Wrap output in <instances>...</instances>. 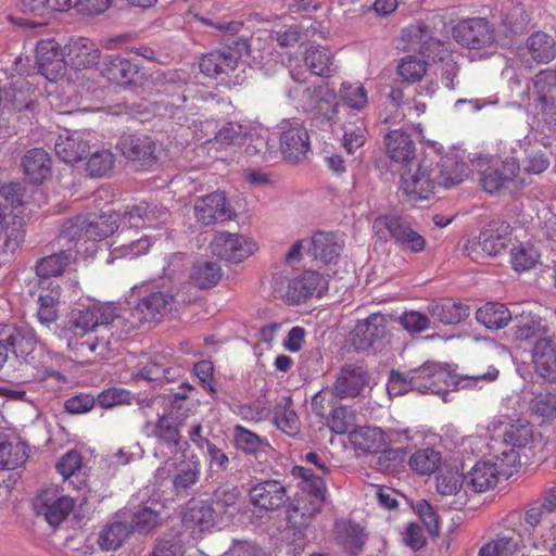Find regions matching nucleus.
I'll return each instance as SVG.
<instances>
[{
  "mask_svg": "<svg viewBox=\"0 0 556 556\" xmlns=\"http://www.w3.org/2000/svg\"><path fill=\"white\" fill-rule=\"evenodd\" d=\"M211 253L229 263H240L255 250V243L238 233H217L210 243Z\"/></svg>",
  "mask_w": 556,
  "mask_h": 556,
  "instance_id": "nucleus-15",
  "label": "nucleus"
},
{
  "mask_svg": "<svg viewBox=\"0 0 556 556\" xmlns=\"http://www.w3.org/2000/svg\"><path fill=\"white\" fill-rule=\"evenodd\" d=\"M116 147L127 160L138 166L150 167L156 163V142L147 135L124 134Z\"/></svg>",
  "mask_w": 556,
  "mask_h": 556,
  "instance_id": "nucleus-16",
  "label": "nucleus"
},
{
  "mask_svg": "<svg viewBox=\"0 0 556 556\" xmlns=\"http://www.w3.org/2000/svg\"><path fill=\"white\" fill-rule=\"evenodd\" d=\"M388 319L382 314H371L359 320L351 333V341L356 350H367L387 333Z\"/></svg>",
  "mask_w": 556,
  "mask_h": 556,
  "instance_id": "nucleus-20",
  "label": "nucleus"
},
{
  "mask_svg": "<svg viewBox=\"0 0 556 556\" xmlns=\"http://www.w3.org/2000/svg\"><path fill=\"white\" fill-rule=\"evenodd\" d=\"M113 166V153L110 150L103 149L91 154L87 162L86 170L91 177H103L112 170Z\"/></svg>",
  "mask_w": 556,
  "mask_h": 556,
  "instance_id": "nucleus-63",
  "label": "nucleus"
},
{
  "mask_svg": "<svg viewBox=\"0 0 556 556\" xmlns=\"http://www.w3.org/2000/svg\"><path fill=\"white\" fill-rule=\"evenodd\" d=\"M25 220L17 215H10L4 219L1 229V239L3 243L0 245L4 254H14L25 238Z\"/></svg>",
  "mask_w": 556,
  "mask_h": 556,
  "instance_id": "nucleus-45",
  "label": "nucleus"
},
{
  "mask_svg": "<svg viewBox=\"0 0 556 556\" xmlns=\"http://www.w3.org/2000/svg\"><path fill=\"white\" fill-rule=\"evenodd\" d=\"M527 49L534 61L547 63L556 56L554 39L542 31L532 34L527 40Z\"/></svg>",
  "mask_w": 556,
  "mask_h": 556,
  "instance_id": "nucleus-52",
  "label": "nucleus"
},
{
  "mask_svg": "<svg viewBox=\"0 0 556 556\" xmlns=\"http://www.w3.org/2000/svg\"><path fill=\"white\" fill-rule=\"evenodd\" d=\"M337 543L349 554L358 555L363 551L366 534L357 523L340 520L334 525Z\"/></svg>",
  "mask_w": 556,
  "mask_h": 556,
  "instance_id": "nucleus-36",
  "label": "nucleus"
},
{
  "mask_svg": "<svg viewBox=\"0 0 556 556\" xmlns=\"http://www.w3.org/2000/svg\"><path fill=\"white\" fill-rule=\"evenodd\" d=\"M67 58L76 68H85L97 63L100 51L96 43L88 38L71 39L67 45Z\"/></svg>",
  "mask_w": 556,
  "mask_h": 556,
  "instance_id": "nucleus-39",
  "label": "nucleus"
},
{
  "mask_svg": "<svg viewBox=\"0 0 556 556\" xmlns=\"http://www.w3.org/2000/svg\"><path fill=\"white\" fill-rule=\"evenodd\" d=\"M73 258L74 254L71 248L39 258L36 262L35 270L36 275L42 279L40 283L43 285L45 280L50 277L62 275Z\"/></svg>",
  "mask_w": 556,
  "mask_h": 556,
  "instance_id": "nucleus-41",
  "label": "nucleus"
},
{
  "mask_svg": "<svg viewBox=\"0 0 556 556\" xmlns=\"http://www.w3.org/2000/svg\"><path fill=\"white\" fill-rule=\"evenodd\" d=\"M216 522L215 509L205 501L190 500L182 515V523L200 532L211 530Z\"/></svg>",
  "mask_w": 556,
  "mask_h": 556,
  "instance_id": "nucleus-30",
  "label": "nucleus"
},
{
  "mask_svg": "<svg viewBox=\"0 0 556 556\" xmlns=\"http://www.w3.org/2000/svg\"><path fill=\"white\" fill-rule=\"evenodd\" d=\"M365 384V371L361 367L346 365L338 374L330 392L339 399L355 397L361 394Z\"/></svg>",
  "mask_w": 556,
  "mask_h": 556,
  "instance_id": "nucleus-28",
  "label": "nucleus"
},
{
  "mask_svg": "<svg viewBox=\"0 0 556 556\" xmlns=\"http://www.w3.org/2000/svg\"><path fill=\"white\" fill-rule=\"evenodd\" d=\"M292 476L301 479L300 488L303 496L325 502L327 486L321 475L315 473L312 469L302 466L292 468Z\"/></svg>",
  "mask_w": 556,
  "mask_h": 556,
  "instance_id": "nucleus-44",
  "label": "nucleus"
},
{
  "mask_svg": "<svg viewBox=\"0 0 556 556\" xmlns=\"http://www.w3.org/2000/svg\"><path fill=\"white\" fill-rule=\"evenodd\" d=\"M533 89L540 104L556 100V73L552 70L541 71L533 79Z\"/></svg>",
  "mask_w": 556,
  "mask_h": 556,
  "instance_id": "nucleus-61",
  "label": "nucleus"
},
{
  "mask_svg": "<svg viewBox=\"0 0 556 556\" xmlns=\"http://www.w3.org/2000/svg\"><path fill=\"white\" fill-rule=\"evenodd\" d=\"M233 440L237 448L250 455H256L268 446L267 442L258 434L240 425L233 428Z\"/></svg>",
  "mask_w": 556,
  "mask_h": 556,
  "instance_id": "nucleus-60",
  "label": "nucleus"
},
{
  "mask_svg": "<svg viewBox=\"0 0 556 556\" xmlns=\"http://www.w3.org/2000/svg\"><path fill=\"white\" fill-rule=\"evenodd\" d=\"M130 533L131 529L127 522L114 521L108 523L99 534V546L102 551H116L124 544Z\"/></svg>",
  "mask_w": 556,
  "mask_h": 556,
  "instance_id": "nucleus-51",
  "label": "nucleus"
},
{
  "mask_svg": "<svg viewBox=\"0 0 556 556\" xmlns=\"http://www.w3.org/2000/svg\"><path fill=\"white\" fill-rule=\"evenodd\" d=\"M193 213L197 222L203 226L223 223L235 216L226 194L222 191L198 197L193 203Z\"/></svg>",
  "mask_w": 556,
  "mask_h": 556,
  "instance_id": "nucleus-14",
  "label": "nucleus"
},
{
  "mask_svg": "<svg viewBox=\"0 0 556 556\" xmlns=\"http://www.w3.org/2000/svg\"><path fill=\"white\" fill-rule=\"evenodd\" d=\"M441 453L432 447L416 451L408 458V465L418 475H431L441 465Z\"/></svg>",
  "mask_w": 556,
  "mask_h": 556,
  "instance_id": "nucleus-55",
  "label": "nucleus"
},
{
  "mask_svg": "<svg viewBox=\"0 0 556 556\" xmlns=\"http://www.w3.org/2000/svg\"><path fill=\"white\" fill-rule=\"evenodd\" d=\"M427 311L434 320L443 325H455L469 316V306L451 300L431 302Z\"/></svg>",
  "mask_w": 556,
  "mask_h": 556,
  "instance_id": "nucleus-40",
  "label": "nucleus"
},
{
  "mask_svg": "<svg viewBox=\"0 0 556 556\" xmlns=\"http://www.w3.org/2000/svg\"><path fill=\"white\" fill-rule=\"evenodd\" d=\"M375 233L387 240L392 239L403 250L418 253L425 250V238L412 228L405 218L397 215H382L374 220Z\"/></svg>",
  "mask_w": 556,
  "mask_h": 556,
  "instance_id": "nucleus-6",
  "label": "nucleus"
},
{
  "mask_svg": "<svg viewBox=\"0 0 556 556\" xmlns=\"http://www.w3.org/2000/svg\"><path fill=\"white\" fill-rule=\"evenodd\" d=\"M280 151L290 162L304 160L309 151L308 131L299 121L283 119L279 124Z\"/></svg>",
  "mask_w": 556,
  "mask_h": 556,
  "instance_id": "nucleus-12",
  "label": "nucleus"
},
{
  "mask_svg": "<svg viewBox=\"0 0 556 556\" xmlns=\"http://www.w3.org/2000/svg\"><path fill=\"white\" fill-rule=\"evenodd\" d=\"M325 280L317 271L306 270L296 278L289 279L277 276L274 280V291L286 302L299 304L315 293L321 295Z\"/></svg>",
  "mask_w": 556,
  "mask_h": 556,
  "instance_id": "nucleus-7",
  "label": "nucleus"
},
{
  "mask_svg": "<svg viewBox=\"0 0 556 556\" xmlns=\"http://www.w3.org/2000/svg\"><path fill=\"white\" fill-rule=\"evenodd\" d=\"M119 216L115 213L89 214L76 216L63 224L60 241L78 242L80 240H102L118 228Z\"/></svg>",
  "mask_w": 556,
  "mask_h": 556,
  "instance_id": "nucleus-4",
  "label": "nucleus"
},
{
  "mask_svg": "<svg viewBox=\"0 0 556 556\" xmlns=\"http://www.w3.org/2000/svg\"><path fill=\"white\" fill-rule=\"evenodd\" d=\"M181 426L182 420L169 413L159 416L155 421L147 422L143 430L147 437L155 439L160 444L176 448L181 438Z\"/></svg>",
  "mask_w": 556,
  "mask_h": 556,
  "instance_id": "nucleus-21",
  "label": "nucleus"
},
{
  "mask_svg": "<svg viewBox=\"0 0 556 556\" xmlns=\"http://www.w3.org/2000/svg\"><path fill=\"white\" fill-rule=\"evenodd\" d=\"M100 72L108 80L123 86L137 85L143 77L138 64L119 55L105 56L100 64Z\"/></svg>",
  "mask_w": 556,
  "mask_h": 556,
  "instance_id": "nucleus-18",
  "label": "nucleus"
},
{
  "mask_svg": "<svg viewBox=\"0 0 556 556\" xmlns=\"http://www.w3.org/2000/svg\"><path fill=\"white\" fill-rule=\"evenodd\" d=\"M395 431H383L378 427H361L350 431V441L358 450L378 453L394 441Z\"/></svg>",
  "mask_w": 556,
  "mask_h": 556,
  "instance_id": "nucleus-25",
  "label": "nucleus"
},
{
  "mask_svg": "<svg viewBox=\"0 0 556 556\" xmlns=\"http://www.w3.org/2000/svg\"><path fill=\"white\" fill-rule=\"evenodd\" d=\"M513 336L518 341H532L548 338L549 328L545 320L533 314H521L514 319Z\"/></svg>",
  "mask_w": 556,
  "mask_h": 556,
  "instance_id": "nucleus-32",
  "label": "nucleus"
},
{
  "mask_svg": "<svg viewBox=\"0 0 556 556\" xmlns=\"http://www.w3.org/2000/svg\"><path fill=\"white\" fill-rule=\"evenodd\" d=\"M338 99L339 103L358 115L368 106V91L361 83L343 81L338 90Z\"/></svg>",
  "mask_w": 556,
  "mask_h": 556,
  "instance_id": "nucleus-48",
  "label": "nucleus"
},
{
  "mask_svg": "<svg viewBox=\"0 0 556 556\" xmlns=\"http://www.w3.org/2000/svg\"><path fill=\"white\" fill-rule=\"evenodd\" d=\"M510 242V225L503 220H492L480 232L478 241L472 242L466 249L468 255L477 253L480 249L488 256H497L508 248Z\"/></svg>",
  "mask_w": 556,
  "mask_h": 556,
  "instance_id": "nucleus-13",
  "label": "nucleus"
},
{
  "mask_svg": "<svg viewBox=\"0 0 556 556\" xmlns=\"http://www.w3.org/2000/svg\"><path fill=\"white\" fill-rule=\"evenodd\" d=\"M303 62L306 72L309 71L320 77H331L338 68L330 51L321 46L308 47L304 52Z\"/></svg>",
  "mask_w": 556,
  "mask_h": 556,
  "instance_id": "nucleus-33",
  "label": "nucleus"
},
{
  "mask_svg": "<svg viewBox=\"0 0 556 556\" xmlns=\"http://www.w3.org/2000/svg\"><path fill=\"white\" fill-rule=\"evenodd\" d=\"M353 424L354 413L346 406L333 407L327 418L328 427L338 434L349 432Z\"/></svg>",
  "mask_w": 556,
  "mask_h": 556,
  "instance_id": "nucleus-64",
  "label": "nucleus"
},
{
  "mask_svg": "<svg viewBox=\"0 0 556 556\" xmlns=\"http://www.w3.org/2000/svg\"><path fill=\"white\" fill-rule=\"evenodd\" d=\"M453 39L463 48L483 50L495 41V29L484 17H468L452 28Z\"/></svg>",
  "mask_w": 556,
  "mask_h": 556,
  "instance_id": "nucleus-8",
  "label": "nucleus"
},
{
  "mask_svg": "<svg viewBox=\"0 0 556 556\" xmlns=\"http://www.w3.org/2000/svg\"><path fill=\"white\" fill-rule=\"evenodd\" d=\"M384 146L388 156L396 163H409L415 159V142L403 128L389 131L384 136Z\"/></svg>",
  "mask_w": 556,
  "mask_h": 556,
  "instance_id": "nucleus-29",
  "label": "nucleus"
},
{
  "mask_svg": "<svg viewBox=\"0 0 556 556\" xmlns=\"http://www.w3.org/2000/svg\"><path fill=\"white\" fill-rule=\"evenodd\" d=\"M222 276V268L216 262L199 261L191 269L190 279L198 288L208 289L216 286Z\"/></svg>",
  "mask_w": 556,
  "mask_h": 556,
  "instance_id": "nucleus-50",
  "label": "nucleus"
},
{
  "mask_svg": "<svg viewBox=\"0 0 556 556\" xmlns=\"http://www.w3.org/2000/svg\"><path fill=\"white\" fill-rule=\"evenodd\" d=\"M47 289L49 291H42L38 296V309L36 313L37 320L40 325L50 327L59 318V299H60V286L52 281L48 282Z\"/></svg>",
  "mask_w": 556,
  "mask_h": 556,
  "instance_id": "nucleus-42",
  "label": "nucleus"
},
{
  "mask_svg": "<svg viewBox=\"0 0 556 556\" xmlns=\"http://www.w3.org/2000/svg\"><path fill=\"white\" fill-rule=\"evenodd\" d=\"M114 321L122 324L121 314L117 313V307L114 304L106 303L73 311L64 328H71L76 332L93 333L97 327Z\"/></svg>",
  "mask_w": 556,
  "mask_h": 556,
  "instance_id": "nucleus-11",
  "label": "nucleus"
},
{
  "mask_svg": "<svg viewBox=\"0 0 556 556\" xmlns=\"http://www.w3.org/2000/svg\"><path fill=\"white\" fill-rule=\"evenodd\" d=\"M0 341L5 343L8 351L18 362L50 374L52 354L34 328L27 325L0 324Z\"/></svg>",
  "mask_w": 556,
  "mask_h": 556,
  "instance_id": "nucleus-3",
  "label": "nucleus"
},
{
  "mask_svg": "<svg viewBox=\"0 0 556 556\" xmlns=\"http://www.w3.org/2000/svg\"><path fill=\"white\" fill-rule=\"evenodd\" d=\"M521 536L515 530L500 533L494 540L484 544L479 556H508L520 549Z\"/></svg>",
  "mask_w": 556,
  "mask_h": 556,
  "instance_id": "nucleus-43",
  "label": "nucleus"
},
{
  "mask_svg": "<svg viewBox=\"0 0 556 556\" xmlns=\"http://www.w3.org/2000/svg\"><path fill=\"white\" fill-rule=\"evenodd\" d=\"M27 445L24 442H0V468L13 470L27 459Z\"/></svg>",
  "mask_w": 556,
  "mask_h": 556,
  "instance_id": "nucleus-57",
  "label": "nucleus"
},
{
  "mask_svg": "<svg viewBox=\"0 0 556 556\" xmlns=\"http://www.w3.org/2000/svg\"><path fill=\"white\" fill-rule=\"evenodd\" d=\"M520 169L518 160H490L478 163L479 181L488 193H498L514 181Z\"/></svg>",
  "mask_w": 556,
  "mask_h": 556,
  "instance_id": "nucleus-9",
  "label": "nucleus"
},
{
  "mask_svg": "<svg viewBox=\"0 0 556 556\" xmlns=\"http://www.w3.org/2000/svg\"><path fill=\"white\" fill-rule=\"evenodd\" d=\"M274 422L285 433L294 435L300 430V420L292 408L291 397H283L274 408Z\"/></svg>",
  "mask_w": 556,
  "mask_h": 556,
  "instance_id": "nucleus-54",
  "label": "nucleus"
},
{
  "mask_svg": "<svg viewBox=\"0 0 556 556\" xmlns=\"http://www.w3.org/2000/svg\"><path fill=\"white\" fill-rule=\"evenodd\" d=\"M343 147L352 154L366 141L367 127L365 118L358 114H350L343 124Z\"/></svg>",
  "mask_w": 556,
  "mask_h": 556,
  "instance_id": "nucleus-47",
  "label": "nucleus"
},
{
  "mask_svg": "<svg viewBox=\"0 0 556 556\" xmlns=\"http://www.w3.org/2000/svg\"><path fill=\"white\" fill-rule=\"evenodd\" d=\"M151 247V241L148 237L134 240L129 243L119 244L113 247L110 252V256L106 260L108 263H113L116 258H135L142 254H146Z\"/></svg>",
  "mask_w": 556,
  "mask_h": 556,
  "instance_id": "nucleus-62",
  "label": "nucleus"
},
{
  "mask_svg": "<svg viewBox=\"0 0 556 556\" xmlns=\"http://www.w3.org/2000/svg\"><path fill=\"white\" fill-rule=\"evenodd\" d=\"M532 434L531 424L523 419H517L505 428L503 440L511 447H525L531 441Z\"/></svg>",
  "mask_w": 556,
  "mask_h": 556,
  "instance_id": "nucleus-59",
  "label": "nucleus"
},
{
  "mask_svg": "<svg viewBox=\"0 0 556 556\" xmlns=\"http://www.w3.org/2000/svg\"><path fill=\"white\" fill-rule=\"evenodd\" d=\"M22 166L25 175L35 184L42 182L51 174V159L40 148H34L24 155Z\"/></svg>",
  "mask_w": 556,
  "mask_h": 556,
  "instance_id": "nucleus-38",
  "label": "nucleus"
},
{
  "mask_svg": "<svg viewBox=\"0 0 556 556\" xmlns=\"http://www.w3.org/2000/svg\"><path fill=\"white\" fill-rule=\"evenodd\" d=\"M476 319L489 329H502L511 320V314L504 304L489 302L477 311Z\"/></svg>",
  "mask_w": 556,
  "mask_h": 556,
  "instance_id": "nucleus-49",
  "label": "nucleus"
},
{
  "mask_svg": "<svg viewBox=\"0 0 556 556\" xmlns=\"http://www.w3.org/2000/svg\"><path fill=\"white\" fill-rule=\"evenodd\" d=\"M37 507L51 526H59L65 520L74 507V501L66 495H58L54 490L43 491L38 500Z\"/></svg>",
  "mask_w": 556,
  "mask_h": 556,
  "instance_id": "nucleus-23",
  "label": "nucleus"
},
{
  "mask_svg": "<svg viewBox=\"0 0 556 556\" xmlns=\"http://www.w3.org/2000/svg\"><path fill=\"white\" fill-rule=\"evenodd\" d=\"M312 254L315 258L328 264L334 261L342 251V244L332 232L319 231L312 237Z\"/></svg>",
  "mask_w": 556,
  "mask_h": 556,
  "instance_id": "nucleus-46",
  "label": "nucleus"
},
{
  "mask_svg": "<svg viewBox=\"0 0 556 556\" xmlns=\"http://www.w3.org/2000/svg\"><path fill=\"white\" fill-rule=\"evenodd\" d=\"M36 64L38 72L48 80L54 81L63 76L64 62L58 43L52 40H40L36 47Z\"/></svg>",
  "mask_w": 556,
  "mask_h": 556,
  "instance_id": "nucleus-22",
  "label": "nucleus"
},
{
  "mask_svg": "<svg viewBox=\"0 0 556 556\" xmlns=\"http://www.w3.org/2000/svg\"><path fill=\"white\" fill-rule=\"evenodd\" d=\"M314 96L318 98L314 105V114L323 121L333 123L339 114V101L334 102L336 93L326 86H318L313 89Z\"/></svg>",
  "mask_w": 556,
  "mask_h": 556,
  "instance_id": "nucleus-53",
  "label": "nucleus"
},
{
  "mask_svg": "<svg viewBox=\"0 0 556 556\" xmlns=\"http://www.w3.org/2000/svg\"><path fill=\"white\" fill-rule=\"evenodd\" d=\"M498 377V370L490 366L484 372L453 376L447 365L435 362H426L424 365L406 372L392 370L388 379V393L391 396H401L416 391L422 394L444 392L451 384L467 388L479 381L492 382Z\"/></svg>",
  "mask_w": 556,
  "mask_h": 556,
  "instance_id": "nucleus-1",
  "label": "nucleus"
},
{
  "mask_svg": "<svg viewBox=\"0 0 556 556\" xmlns=\"http://www.w3.org/2000/svg\"><path fill=\"white\" fill-rule=\"evenodd\" d=\"M500 475L497 464L480 460L464 476L465 492L483 493L497 484Z\"/></svg>",
  "mask_w": 556,
  "mask_h": 556,
  "instance_id": "nucleus-26",
  "label": "nucleus"
},
{
  "mask_svg": "<svg viewBox=\"0 0 556 556\" xmlns=\"http://www.w3.org/2000/svg\"><path fill=\"white\" fill-rule=\"evenodd\" d=\"M90 134L85 131L65 130L60 134L54 142V151L56 156L65 163H75L80 161L89 153Z\"/></svg>",
  "mask_w": 556,
  "mask_h": 556,
  "instance_id": "nucleus-19",
  "label": "nucleus"
},
{
  "mask_svg": "<svg viewBox=\"0 0 556 556\" xmlns=\"http://www.w3.org/2000/svg\"><path fill=\"white\" fill-rule=\"evenodd\" d=\"M325 502L300 495L287 510V520L295 529L305 528L317 514Z\"/></svg>",
  "mask_w": 556,
  "mask_h": 556,
  "instance_id": "nucleus-35",
  "label": "nucleus"
},
{
  "mask_svg": "<svg viewBox=\"0 0 556 556\" xmlns=\"http://www.w3.org/2000/svg\"><path fill=\"white\" fill-rule=\"evenodd\" d=\"M175 295L169 290H152L130 309L121 314L125 331L139 328L144 323L162 320L174 307Z\"/></svg>",
  "mask_w": 556,
  "mask_h": 556,
  "instance_id": "nucleus-5",
  "label": "nucleus"
},
{
  "mask_svg": "<svg viewBox=\"0 0 556 556\" xmlns=\"http://www.w3.org/2000/svg\"><path fill=\"white\" fill-rule=\"evenodd\" d=\"M402 39L420 54L431 58L439 53L442 43L434 37L433 29L422 22L412 24L402 30Z\"/></svg>",
  "mask_w": 556,
  "mask_h": 556,
  "instance_id": "nucleus-24",
  "label": "nucleus"
},
{
  "mask_svg": "<svg viewBox=\"0 0 556 556\" xmlns=\"http://www.w3.org/2000/svg\"><path fill=\"white\" fill-rule=\"evenodd\" d=\"M61 338L65 340L67 349L76 358L89 359L97 352L99 340L94 333L73 331L71 328H63Z\"/></svg>",
  "mask_w": 556,
  "mask_h": 556,
  "instance_id": "nucleus-37",
  "label": "nucleus"
},
{
  "mask_svg": "<svg viewBox=\"0 0 556 556\" xmlns=\"http://www.w3.org/2000/svg\"><path fill=\"white\" fill-rule=\"evenodd\" d=\"M250 502L253 506L265 511H275L289 500L285 485L278 480H264L249 490Z\"/></svg>",
  "mask_w": 556,
  "mask_h": 556,
  "instance_id": "nucleus-17",
  "label": "nucleus"
},
{
  "mask_svg": "<svg viewBox=\"0 0 556 556\" xmlns=\"http://www.w3.org/2000/svg\"><path fill=\"white\" fill-rule=\"evenodd\" d=\"M201 23L212 26L217 30L225 33L223 47L212 51L200 61L201 72L208 77L217 78L222 75L229 76L230 72L244 65L242 56L250 51V45L245 37L237 36L242 29L243 23L240 21L217 22L200 17Z\"/></svg>",
  "mask_w": 556,
  "mask_h": 556,
  "instance_id": "nucleus-2",
  "label": "nucleus"
},
{
  "mask_svg": "<svg viewBox=\"0 0 556 556\" xmlns=\"http://www.w3.org/2000/svg\"><path fill=\"white\" fill-rule=\"evenodd\" d=\"M289 73L292 80L296 84L287 89V96L289 99L293 101H302L306 97L314 96L313 89L306 86L308 76L306 74V70H303L300 60H289Z\"/></svg>",
  "mask_w": 556,
  "mask_h": 556,
  "instance_id": "nucleus-56",
  "label": "nucleus"
},
{
  "mask_svg": "<svg viewBox=\"0 0 556 556\" xmlns=\"http://www.w3.org/2000/svg\"><path fill=\"white\" fill-rule=\"evenodd\" d=\"M439 187L451 188L468 175V166L457 155H446L434 164Z\"/></svg>",
  "mask_w": 556,
  "mask_h": 556,
  "instance_id": "nucleus-34",
  "label": "nucleus"
},
{
  "mask_svg": "<svg viewBox=\"0 0 556 556\" xmlns=\"http://www.w3.org/2000/svg\"><path fill=\"white\" fill-rule=\"evenodd\" d=\"M532 358L535 371L541 377L556 381V345L551 336L534 343Z\"/></svg>",
  "mask_w": 556,
  "mask_h": 556,
  "instance_id": "nucleus-31",
  "label": "nucleus"
},
{
  "mask_svg": "<svg viewBox=\"0 0 556 556\" xmlns=\"http://www.w3.org/2000/svg\"><path fill=\"white\" fill-rule=\"evenodd\" d=\"M201 466L199 460L182 464L173 477V488L176 494L186 493L200 478Z\"/></svg>",
  "mask_w": 556,
  "mask_h": 556,
  "instance_id": "nucleus-58",
  "label": "nucleus"
},
{
  "mask_svg": "<svg viewBox=\"0 0 556 556\" xmlns=\"http://www.w3.org/2000/svg\"><path fill=\"white\" fill-rule=\"evenodd\" d=\"M179 375V369L174 366L173 357L169 353H154L150 362L144 365L136 377L147 381L164 383L175 380Z\"/></svg>",
  "mask_w": 556,
  "mask_h": 556,
  "instance_id": "nucleus-27",
  "label": "nucleus"
},
{
  "mask_svg": "<svg viewBox=\"0 0 556 556\" xmlns=\"http://www.w3.org/2000/svg\"><path fill=\"white\" fill-rule=\"evenodd\" d=\"M439 187L434 163L424 159L415 169H407L401 176V190L412 200L428 199Z\"/></svg>",
  "mask_w": 556,
  "mask_h": 556,
  "instance_id": "nucleus-10",
  "label": "nucleus"
}]
</instances>
